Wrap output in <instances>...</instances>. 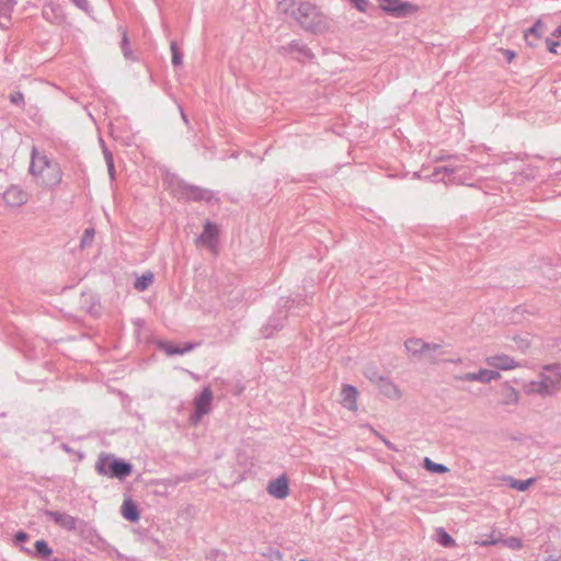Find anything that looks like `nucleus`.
<instances>
[{
  "label": "nucleus",
  "instance_id": "29",
  "mask_svg": "<svg viewBox=\"0 0 561 561\" xmlns=\"http://www.w3.org/2000/svg\"><path fill=\"white\" fill-rule=\"evenodd\" d=\"M507 392H508V399L506 402L507 403H516L518 401V392L513 388H508Z\"/></svg>",
  "mask_w": 561,
  "mask_h": 561
},
{
  "label": "nucleus",
  "instance_id": "30",
  "mask_svg": "<svg viewBox=\"0 0 561 561\" xmlns=\"http://www.w3.org/2000/svg\"><path fill=\"white\" fill-rule=\"evenodd\" d=\"M10 100L14 104H23L24 102V95L21 92H15L10 95Z\"/></svg>",
  "mask_w": 561,
  "mask_h": 561
},
{
  "label": "nucleus",
  "instance_id": "13",
  "mask_svg": "<svg viewBox=\"0 0 561 561\" xmlns=\"http://www.w3.org/2000/svg\"><path fill=\"white\" fill-rule=\"evenodd\" d=\"M378 388L379 391L389 399L396 400L400 399L402 396L399 387L385 378H379Z\"/></svg>",
  "mask_w": 561,
  "mask_h": 561
},
{
  "label": "nucleus",
  "instance_id": "22",
  "mask_svg": "<svg viewBox=\"0 0 561 561\" xmlns=\"http://www.w3.org/2000/svg\"><path fill=\"white\" fill-rule=\"evenodd\" d=\"M533 483L534 479H528L524 481L515 479L510 480V486L518 491H526Z\"/></svg>",
  "mask_w": 561,
  "mask_h": 561
},
{
  "label": "nucleus",
  "instance_id": "9",
  "mask_svg": "<svg viewBox=\"0 0 561 561\" xmlns=\"http://www.w3.org/2000/svg\"><path fill=\"white\" fill-rule=\"evenodd\" d=\"M358 391L351 385H344L341 389V404L350 411H357Z\"/></svg>",
  "mask_w": 561,
  "mask_h": 561
},
{
  "label": "nucleus",
  "instance_id": "23",
  "mask_svg": "<svg viewBox=\"0 0 561 561\" xmlns=\"http://www.w3.org/2000/svg\"><path fill=\"white\" fill-rule=\"evenodd\" d=\"M502 543L512 550H519L523 548V541L517 537L506 538L502 541Z\"/></svg>",
  "mask_w": 561,
  "mask_h": 561
},
{
  "label": "nucleus",
  "instance_id": "5",
  "mask_svg": "<svg viewBox=\"0 0 561 561\" xmlns=\"http://www.w3.org/2000/svg\"><path fill=\"white\" fill-rule=\"evenodd\" d=\"M213 392L210 388H204L202 393L195 399V422H198L201 417L211 410Z\"/></svg>",
  "mask_w": 561,
  "mask_h": 561
},
{
  "label": "nucleus",
  "instance_id": "31",
  "mask_svg": "<svg viewBox=\"0 0 561 561\" xmlns=\"http://www.w3.org/2000/svg\"><path fill=\"white\" fill-rule=\"evenodd\" d=\"M94 238V231L93 230H85L83 238H82V244L87 245L92 242Z\"/></svg>",
  "mask_w": 561,
  "mask_h": 561
},
{
  "label": "nucleus",
  "instance_id": "24",
  "mask_svg": "<svg viewBox=\"0 0 561 561\" xmlns=\"http://www.w3.org/2000/svg\"><path fill=\"white\" fill-rule=\"evenodd\" d=\"M36 551L38 554H42L44 557H49L53 551L51 549L48 547L47 542L44 541V540H37L34 545Z\"/></svg>",
  "mask_w": 561,
  "mask_h": 561
},
{
  "label": "nucleus",
  "instance_id": "16",
  "mask_svg": "<svg viewBox=\"0 0 561 561\" xmlns=\"http://www.w3.org/2000/svg\"><path fill=\"white\" fill-rule=\"evenodd\" d=\"M122 515L130 522L139 519V512L136 504L131 500H125L122 505Z\"/></svg>",
  "mask_w": 561,
  "mask_h": 561
},
{
  "label": "nucleus",
  "instance_id": "33",
  "mask_svg": "<svg viewBox=\"0 0 561 561\" xmlns=\"http://www.w3.org/2000/svg\"><path fill=\"white\" fill-rule=\"evenodd\" d=\"M107 167H108V173L111 175V178L113 179L114 178V163H113V160L111 157L107 158Z\"/></svg>",
  "mask_w": 561,
  "mask_h": 561
},
{
  "label": "nucleus",
  "instance_id": "34",
  "mask_svg": "<svg viewBox=\"0 0 561 561\" xmlns=\"http://www.w3.org/2000/svg\"><path fill=\"white\" fill-rule=\"evenodd\" d=\"M15 540L16 541H25V540H27V535L23 531H20L15 535Z\"/></svg>",
  "mask_w": 561,
  "mask_h": 561
},
{
  "label": "nucleus",
  "instance_id": "2",
  "mask_svg": "<svg viewBox=\"0 0 561 561\" xmlns=\"http://www.w3.org/2000/svg\"><path fill=\"white\" fill-rule=\"evenodd\" d=\"M379 7L396 18H405L419 12V7L402 0H377Z\"/></svg>",
  "mask_w": 561,
  "mask_h": 561
},
{
  "label": "nucleus",
  "instance_id": "6",
  "mask_svg": "<svg viewBox=\"0 0 561 561\" xmlns=\"http://www.w3.org/2000/svg\"><path fill=\"white\" fill-rule=\"evenodd\" d=\"M2 198L9 207H20L27 202V194L19 186H9L2 195Z\"/></svg>",
  "mask_w": 561,
  "mask_h": 561
},
{
  "label": "nucleus",
  "instance_id": "7",
  "mask_svg": "<svg viewBox=\"0 0 561 561\" xmlns=\"http://www.w3.org/2000/svg\"><path fill=\"white\" fill-rule=\"evenodd\" d=\"M485 363L495 369L513 370L520 367L519 363L506 354H496L485 358Z\"/></svg>",
  "mask_w": 561,
  "mask_h": 561
},
{
  "label": "nucleus",
  "instance_id": "35",
  "mask_svg": "<svg viewBox=\"0 0 561 561\" xmlns=\"http://www.w3.org/2000/svg\"><path fill=\"white\" fill-rule=\"evenodd\" d=\"M73 2L81 9H87L88 7L87 0H73Z\"/></svg>",
  "mask_w": 561,
  "mask_h": 561
},
{
  "label": "nucleus",
  "instance_id": "25",
  "mask_svg": "<svg viewBox=\"0 0 561 561\" xmlns=\"http://www.w3.org/2000/svg\"><path fill=\"white\" fill-rule=\"evenodd\" d=\"M351 3L360 12H365L368 7V0H350Z\"/></svg>",
  "mask_w": 561,
  "mask_h": 561
},
{
  "label": "nucleus",
  "instance_id": "20",
  "mask_svg": "<svg viewBox=\"0 0 561 561\" xmlns=\"http://www.w3.org/2000/svg\"><path fill=\"white\" fill-rule=\"evenodd\" d=\"M437 541L439 545H442L443 547H455L456 546V542L454 540V538L448 535L444 529H438L437 530Z\"/></svg>",
  "mask_w": 561,
  "mask_h": 561
},
{
  "label": "nucleus",
  "instance_id": "18",
  "mask_svg": "<svg viewBox=\"0 0 561 561\" xmlns=\"http://www.w3.org/2000/svg\"><path fill=\"white\" fill-rule=\"evenodd\" d=\"M162 350L168 355H175V354H184L186 352H190L194 348V345L192 343H185L182 347L174 346L170 343L162 344Z\"/></svg>",
  "mask_w": 561,
  "mask_h": 561
},
{
  "label": "nucleus",
  "instance_id": "17",
  "mask_svg": "<svg viewBox=\"0 0 561 561\" xmlns=\"http://www.w3.org/2000/svg\"><path fill=\"white\" fill-rule=\"evenodd\" d=\"M478 382L489 383L501 378L500 373L494 369L481 368L477 371Z\"/></svg>",
  "mask_w": 561,
  "mask_h": 561
},
{
  "label": "nucleus",
  "instance_id": "14",
  "mask_svg": "<svg viewBox=\"0 0 561 561\" xmlns=\"http://www.w3.org/2000/svg\"><path fill=\"white\" fill-rule=\"evenodd\" d=\"M47 516L54 523H56L57 525H59L60 527H62L67 530H72L76 528L75 518L68 514H62V513H58V512H48Z\"/></svg>",
  "mask_w": 561,
  "mask_h": 561
},
{
  "label": "nucleus",
  "instance_id": "28",
  "mask_svg": "<svg viewBox=\"0 0 561 561\" xmlns=\"http://www.w3.org/2000/svg\"><path fill=\"white\" fill-rule=\"evenodd\" d=\"M457 379L461 381H478L477 371L458 376Z\"/></svg>",
  "mask_w": 561,
  "mask_h": 561
},
{
  "label": "nucleus",
  "instance_id": "26",
  "mask_svg": "<svg viewBox=\"0 0 561 561\" xmlns=\"http://www.w3.org/2000/svg\"><path fill=\"white\" fill-rule=\"evenodd\" d=\"M547 48L552 54H558V47L560 46V43L557 41H552L550 38H546Z\"/></svg>",
  "mask_w": 561,
  "mask_h": 561
},
{
  "label": "nucleus",
  "instance_id": "3",
  "mask_svg": "<svg viewBox=\"0 0 561 561\" xmlns=\"http://www.w3.org/2000/svg\"><path fill=\"white\" fill-rule=\"evenodd\" d=\"M549 375L542 377V380L537 382H531L529 385V390L542 394H549L561 387V367L557 366L552 369H549Z\"/></svg>",
  "mask_w": 561,
  "mask_h": 561
},
{
  "label": "nucleus",
  "instance_id": "36",
  "mask_svg": "<svg viewBox=\"0 0 561 561\" xmlns=\"http://www.w3.org/2000/svg\"><path fill=\"white\" fill-rule=\"evenodd\" d=\"M551 36L553 37H561V24L551 33Z\"/></svg>",
  "mask_w": 561,
  "mask_h": 561
},
{
  "label": "nucleus",
  "instance_id": "8",
  "mask_svg": "<svg viewBox=\"0 0 561 561\" xmlns=\"http://www.w3.org/2000/svg\"><path fill=\"white\" fill-rule=\"evenodd\" d=\"M547 27L541 19H538L535 24L524 32V38L530 47H536L543 38Z\"/></svg>",
  "mask_w": 561,
  "mask_h": 561
},
{
  "label": "nucleus",
  "instance_id": "15",
  "mask_svg": "<svg viewBox=\"0 0 561 561\" xmlns=\"http://www.w3.org/2000/svg\"><path fill=\"white\" fill-rule=\"evenodd\" d=\"M110 473L112 477L123 479L131 472V466L127 462L113 460L108 465Z\"/></svg>",
  "mask_w": 561,
  "mask_h": 561
},
{
  "label": "nucleus",
  "instance_id": "19",
  "mask_svg": "<svg viewBox=\"0 0 561 561\" xmlns=\"http://www.w3.org/2000/svg\"><path fill=\"white\" fill-rule=\"evenodd\" d=\"M153 282V274L151 272H147L137 278L135 282V288L138 291H142L147 289Z\"/></svg>",
  "mask_w": 561,
  "mask_h": 561
},
{
  "label": "nucleus",
  "instance_id": "4",
  "mask_svg": "<svg viewBox=\"0 0 561 561\" xmlns=\"http://www.w3.org/2000/svg\"><path fill=\"white\" fill-rule=\"evenodd\" d=\"M220 229L216 224L207 221L204 225L202 233L196 239L195 243L198 248H206L211 253H217L218 238Z\"/></svg>",
  "mask_w": 561,
  "mask_h": 561
},
{
  "label": "nucleus",
  "instance_id": "11",
  "mask_svg": "<svg viewBox=\"0 0 561 561\" xmlns=\"http://www.w3.org/2000/svg\"><path fill=\"white\" fill-rule=\"evenodd\" d=\"M296 16L300 23L309 24V22L320 16V12L314 4L310 2H302L297 9Z\"/></svg>",
  "mask_w": 561,
  "mask_h": 561
},
{
  "label": "nucleus",
  "instance_id": "10",
  "mask_svg": "<svg viewBox=\"0 0 561 561\" xmlns=\"http://www.w3.org/2000/svg\"><path fill=\"white\" fill-rule=\"evenodd\" d=\"M267 492L275 499H285L289 493L287 478L282 476L275 480H272L267 485Z\"/></svg>",
  "mask_w": 561,
  "mask_h": 561
},
{
  "label": "nucleus",
  "instance_id": "38",
  "mask_svg": "<svg viewBox=\"0 0 561 561\" xmlns=\"http://www.w3.org/2000/svg\"><path fill=\"white\" fill-rule=\"evenodd\" d=\"M496 543H497V540H486V541L481 542L482 546L496 545Z\"/></svg>",
  "mask_w": 561,
  "mask_h": 561
},
{
  "label": "nucleus",
  "instance_id": "27",
  "mask_svg": "<svg viewBox=\"0 0 561 561\" xmlns=\"http://www.w3.org/2000/svg\"><path fill=\"white\" fill-rule=\"evenodd\" d=\"M171 49H172V62L178 66L182 62V58H181V55L178 51L176 45L174 43L171 45Z\"/></svg>",
  "mask_w": 561,
  "mask_h": 561
},
{
  "label": "nucleus",
  "instance_id": "32",
  "mask_svg": "<svg viewBox=\"0 0 561 561\" xmlns=\"http://www.w3.org/2000/svg\"><path fill=\"white\" fill-rule=\"evenodd\" d=\"M501 51L505 56V58L507 59L508 62H512L515 59V57H516V54L513 50L501 49Z\"/></svg>",
  "mask_w": 561,
  "mask_h": 561
},
{
  "label": "nucleus",
  "instance_id": "37",
  "mask_svg": "<svg viewBox=\"0 0 561 561\" xmlns=\"http://www.w3.org/2000/svg\"><path fill=\"white\" fill-rule=\"evenodd\" d=\"M105 461H102V463L98 465V470L100 473L106 474L107 472L104 470Z\"/></svg>",
  "mask_w": 561,
  "mask_h": 561
},
{
  "label": "nucleus",
  "instance_id": "21",
  "mask_svg": "<svg viewBox=\"0 0 561 561\" xmlns=\"http://www.w3.org/2000/svg\"><path fill=\"white\" fill-rule=\"evenodd\" d=\"M424 467L428 471L436 472V473H445L448 471V468L446 466L440 465V463H435L430 458L424 459Z\"/></svg>",
  "mask_w": 561,
  "mask_h": 561
},
{
  "label": "nucleus",
  "instance_id": "1",
  "mask_svg": "<svg viewBox=\"0 0 561 561\" xmlns=\"http://www.w3.org/2000/svg\"><path fill=\"white\" fill-rule=\"evenodd\" d=\"M30 171L37 184L44 187H55L61 182V171L58 164L51 163L45 156L34 154Z\"/></svg>",
  "mask_w": 561,
  "mask_h": 561
},
{
  "label": "nucleus",
  "instance_id": "12",
  "mask_svg": "<svg viewBox=\"0 0 561 561\" xmlns=\"http://www.w3.org/2000/svg\"><path fill=\"white\" fill-rule=\"evenodd\" d=\"M405 348L412 353V354H421L426 351H437L439 348V345L437 344H427L421 339L417 337H411L405 341Z\"/></svg>",
  "mask_w": 561,
  "mask_h": 561
}]
</instances>
